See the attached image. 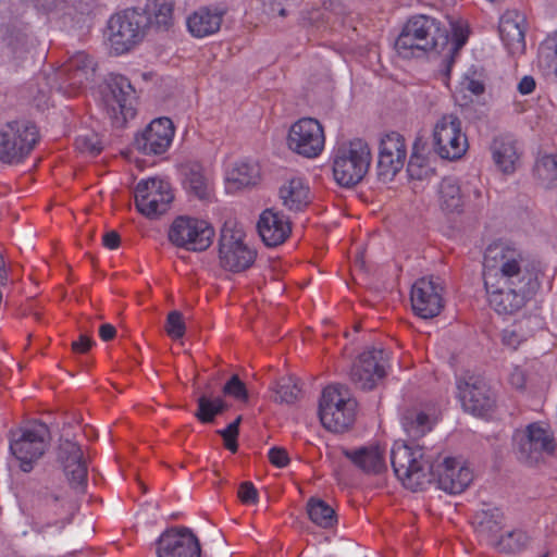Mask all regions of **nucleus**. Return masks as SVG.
Returning a JSON list of instances; mask_svg holds the SVG:
<instances>
[{"label": "nucleus", "mask_w": 557, "mask_h": 557, "mask_svg": "<svg viewBox=\"0 0 557 557\" xmlns=\"http://www.w3.org/2000/svg\"><path fill=\"white\" fill-rule=\"evenodd\" d=\"M443 290L438 278L431 276L417 280L410 294L414 313L422 319L438 315L444 308Z\"/></svg>", "instance_id": "nucleus-19"}, {"label": "nucleus", "mask_w": 557, "mask_h": 557, "mask_svg": "<svg viewBox=\"0 0 557 557\" xmlns=\"http://www.w3.org/2000/svg\"><path fill=\"white\" fill-rule=\"evenodd\" d=\"M278 196L283 206L290 211H301L310 203L309 187L299 177L282 185Z\"/></svg>", "instance_id": "nucleus-30"}, {"label": "nucleus", "mask_w": 557, "mask_h": 557, "mask_svg": "<svg viewBox=\"0 0 557 557\" xmlns=\"http://www.w3.org/2000/svg\"><path fill=\"white\" fill-rule=\"evenodd\" d=\"M539 64L548 73L557 75V36L540 48Z\"/></svg>", "instance_id": "nucleus-41"}, {"label": "nucleus", "mask_w": 557, "mask_h": 557, "mask_svg": "<svg viewBox=\"0 0 557 557\" xmlns=\"http://www.w3.org/2000/svg\"><path fill=\"white\" fill-rule=\"evenodd\" d=\"M541 557H548V554L546 553V554H544V555H543V556H541Z\"/></svg>", "instance_id": "nucleus-63"}, {"label": "nucleus", "mask_w": 557, "mask_h": 557, "mask_svg": "<svg viewBox=\"0 0 557 557\" xmlns=\"http://www.w3.org/2000/svg\"><path fill=\"white\" fill-rule=\"evenodd\" d=\"M258 233L269 247L283 244L292 232L290 221L274 209H265L257 224Z\"/></svg>", "instance_id": "nucleus-25"}, {"label": "nucleus", "mask_w": 557, "mask_h": 557, "mask_svg": "<svg viewBox=\"0 0 557 557\" xmlns=\"http://www.w3.org/2000/svg\"><path fill=\"white\" fill-rule=\"evenodd\" d=\"M357 401L349 395L348 387L331 385L323 389L319 403L322 425L331 432L346 431L355 421Z\"/></svg>", "instance_id": "nucleus-6"}, {"label": "nucleus", "mask_w": 557, "mask_h": 557, "mask_svg": "<svg viewBox=\"0 0 557 557\" xmlns=\"http://www.w3.org/2000/svg\"><path fill=\"white\" fill-rule=\"evenodd\" d=\"M440 205L442 210L453 213L461 212L465 196L458 182L453 177H444L440 185Z\"/></svg>", "instance_id": "nucleus-33"}, {"label": "nucleus", "mask_w": 557, "mask_h": 557, "mask_svg": "<svg viewBox=\"0 0 557 557\" xmlns=\"http://www.w3.org/2000/svg\"><path fill=\"white\" fill-rule=\"evenodd\" d=\"M325 137L318 120L304 117L292 125L287 144L288 148L306 158L318 157L324 148Z\"/></svg>", "instance_id": "nucleus-15"}, {"label": "nucleus", "mask_w": 557, "mask_h": 557, "mask_svg": "<svg viewBox=\"0 0 557 557\" xmlns=\"http://www.w3.org/2000/svg\"><path fill=\"white\" fill-rule=\"evenodd\" d=\"M435 423V419L419 408H408L401 417V425L408 436L412 440H419L430 432Z\"/></svg>", "instance_id": "nucleus-32"}, {"label": "nucleus", "mask_w": 557, "mask_h": 557, "mask_svg": "<svg viewBox=\"0 0 557 557\" xmlns=\"http://www.w3.org/2000/svg\"><path fill=\"white\" fill-rule=\"evenodd\" d=\"M536 83L532 76H524L518 84V90L522 95H529L535 89Z\"/></svg>", "instance_id": "nucleus-57"}, {"label": "nucleus", "mask_w": 557, "mask_h": 557, "mask_svg": "<svg viewBox=\"0 0 557 557\" xmlns=\"http://www.w3.org/2000/svg\"><path fill=\"white\" fill-rule=\"evenodd\" d=\"M173 0H150L143 13L149 17V26L166 30L173 22Z\"/></svg>", "instance_id": "nucleus-34"}, {"label": "nucleus", "mask_w": 557, "mask_h": 557, "mask_svg": "<svg viewBox=\"0 0 557 557\" xmlns=\"http://www.w3.org/2000/svg\"><path fill=\"white\" fill-rule=\"evenodd\" d=\"M223 393L232 396L239 401L248 400V391L245 383L237 374H234L223 386Z\"/></svg>", "instance_id": "nucleus-45"}, {"label": "nucleus", "mask_w": 557, "mask_h": 557, "mask_svg": "<svg viewBox=\"0 0 557 557\" xmlns=\"http://www.w3.org/2000/svg\"><path fill=\"white\" fill-rule=\"evenodd\" d=\"M503 344L511 349H516L521 343V336L515 330H504L502 333Z\"/></svg>", "instance_id": "nucleus-53"}, {"label": "nucleus", "mask_w": 557, "mask_h": 557, "mask_svg": "<svg viewBox=\"0 0 557 557\" xmlns=\"http://www.w3.org/2000/svg\"><path fill=\"white\" fill-rule=\"evenodd\" d=\"M99 335H100L102 341L108 342V341H111V339H113L115 337L116 330L111 324H108V323L107 324H102L99 327Z\"/></svg>", "instance_id": "nucleus-58"}, {"label": "nucleus", "mask_w": 557, "mask_h": 557, "mask_svg": "<svg viewBox=\"0 0 557 557\" xmlns=\"http://www.w3.org/2000/svg\"><path fill=\"white\" fill-rule=\"evenodd\" d=\"M197 404L195 417L202 423H212L216 416L228 409V405L222 398H211L207 395H201Z\"/></svg>", "instance_id": "nucleus-37"}, {"label": "nucleus", "mask_w": 557, "mask_h": 557, "mask_svg": "<svg viewBox=\"0 0 557 557\" xmlns=\"http://www.w3.org/2000/svg\"><path fill=\"white\" fill-rule=\"evenodd\" d=\"M183 184L189 194L199 199H206L209 196V180L205 174L203 168L198 162H186L181 166Z\"/></svg>", "instance_id": "nucleus-31"}, {"label": "nucleus", "mask_w": 557, "mask_h": 557, "mask_svg": "<svg viewBox=\"0 0 557 557\" xmlns=\"http://www.w3.org/2000/svg\"><path fill=\"white\" fill-rule=\"evenodd\" d=\"M385 351L372 348L360 354L350 370V381L359 389L371 391L385 377Z\"/></svg>", "instance_id": "nucleus-18"}, {"label": "nucleus", "mask_w": 557, "mask_h": 557, "mask_svg": "<svg viewBox=\"0 0 557 557\" xmlns=\"http://www.w3.org/2000/svg\"><path fill=\"white\" fill-rule=\"evenodd\" d=\"M60 523V528H63L64 527V521H57L55 524H59Z\"/></svg>", "instance_id": "nucleus-61"}, {"label": "nucleus", "mask_w": 557, "mask_h": 557, "mask_svg": "<svg viewBox=\"0 0 557 557\" xmlns=\"http://www.w3.org/2000/svg\"><path fill=\"white\" fill-rule=\"evenodd\" d=\"M269 460L277 468H284L289 462L287 451L281 447H273L269 450Z\"/></svg>", "instance_id": "nucleus-52"}, {"label": "nucleus", "mask_w": 557, "mask_h": 557, "mask_svg": "<svg viewBox=\"0 0 557 557\" xmlns=\"http://www.w3.org/2000/svg\"><path fill=\"white\" fill-rule=\"evenodd\" d=\"M494 163L504 174H511L520 163L516 139L509 134L495 136L490 146Z\"/></svg>", "instance_id": "nucleus-27"}, {"label": "nucleus", "mask_w": 557, "mask_h": 557, "mask_svg": "<svg viewBox=\"0 0 557 557\" xmlns=\"http://www.w3.org/2000/svg\"><path fill=\"white\" fill-rule=\"evenodd\" d=\"M7 45L12 49L13 53H20L26 50L28 37L21 30H13L5 37Z\"/></svg>", "instance_id": "nucleus-48"}, {"label": "nucleus", "mask_w": 557, "mask_h": 557, "mask_svg": "<svg viewBox=\"0 0 557 557\" xmlns=\"http://www.w3.org/2000/svg\"><path fill=\"white\" fill-rule=\"evenodd\" d=\"M529 536L522 530H515L507 533L506 536H502L498 545L502 549L509 553H515L523 548L528 543Z\"/></svg>", "instance_id": "nucleus-42"}, {"label": "nucleus", "mask_w": 557, "mask_h": 557, "mask_svg": "<svg viewBox=\"0 0 557 557\" xmlns=\"http://www.w3.org/2000/svg\"><path fill=\"white\" fill-rule=\"evenodd\" d=\"M457 387L466 411L483 417L493 409L495 404L494 395L481 376L467 373L458 380Z\"/></svg>", "instance_id": "nucleus-17"}, {"label": "nucleus", "mask_w": 557, "mask_h": 557, "mask_svg": "<svg viewBox=\"0 0 557 557\" xmlns=\"http://www.w3.org/2000/svg\"><path fill=\"white\" fill-rule=\"evenodd\" d=\"M513 443L518 459L529 466L550 456L556 449V443L550 432L536 423L530 424L524 431H517Z\"/></svg>", "instance_id": "nucleus-10"}, {"label": "nucleus", "mask_w": 557, "mask_h": 557, "mask_svg": "<svg viewBox=\"0 0 557 557\" xmlns=\"http://www.w3.org/2000/svg\"><path fill=\"white\" fill-rule=\"evenodd\" d=\"M525 17L518 11H507L499 21V36L510 53H522L525 49L524 40Z\"/></svg>", "instance_id": "nucleus-26"}, {"label": "nucleus", "mask_w": 557, "mask_h": 557, "mask_svg": "<svg viewBox=\"0 0 557 557\" xmlns=\"http://www.w3.org/2000/svg\"><path fill=\"white\" fill-rule=\"evenodd\" d=\"M344 456L368 474H380L387 469L384 460V450L377 445L363 446L357 449H345Z\"/></svg>", "instance_id": "nucleus-28"}, {"label": "nucleus", "mask_w": 557, "mask_h": 557, "mask_svg": "<svg viewBox=\"0 0 557 557\" xmlns=\"http://www.w3.org/2000/svg\"><path fill=\"white\" fill-rule=\"evenodd\" d=\"M223 15V10L202 8L188 17V29L199 38L212 35L220 29Z\"/></svg>", "instance_id": "nucleus-29"}, {"label": "nucleus", "mask_w": 557, "mask_h": 557, "mask_svg": "<svg viewBox=\"0 0 557 557\" xmlns=\"http://www.w3.org/2000/svg\"><path fill=\"white\" fill-rule=\"evenodd\" d=\"M433 138L435 151L443 159H459L467 151V137L461 133L459 117L454 114L442 116L435 125Z\"/></svg>", "instance_id": "nucleus-14"}, {"label": "nucleus", "mask_w": 557, "mask_h": 557, "mask_svg": "<svg viewBox=\"0 0 557 557\" xmlns=\"http://www.w3.org/2000/svg\"><path fill=\"white\" fill-rule=\"evenodd\" d=\"M173 198L170 184L163 180H143L135 187V206L149 219L165 213Z\"/></svg>", "instance_id": "nucleus-13"}, {"label": "nucleus", "mask_w": 557, "mask_h": 557, "mask_svg": "<svg viewBox=\"0 0 557 557\" xmlns=\"http://www.w3.org/2000/svg\"><path fill=\"white\" fill-rule=\"evenodd\" d=\"M74 10L81 14H87L91 11L95 0H66Z\"/></svg>", "instance_id": "nucleus-56"}, {"label": "nucleus", "mask_w": 557, "mask_h": 557, "mask_svg": "<svg viewBox=\"0 0 557 557\" xmlns=\"http://www.w3.org/2000/svg\"><path fill=\"white\" fill-rule=\"evenodd\" d=\"M423 161L424 159L421 156H419L416 152H412L407 166V171L410 177L417 180H421L423 177L424 173L426 172V170L423 166Z\"/></svg>", "instance_id": "nucleus-50"}, {"label": "nucleus", "mask_w": 557, "mask_h": 557, "mask_svg": "<svg viewBox=\"0 0 557 557\" xmlns=\"http://www.w3.org/2000/svg\"><path fill=\"white\" fill-rule=\"evenodd\" d=\"M407 158L405 138L397 132L387 133L380 141L376 176L387 183L404 168Z\"/></svg>", "instance_id": "nucleus-16"}, {"label": "nucleus", "mask_w": 557, "mask_h": 557, "mask_svg": "<svg viewBox=\"0 0 557 557\" xmlns=\"http://www.w3.org/2000/svg\"><path fill=\"white\" fill-rule=\"evenodd\" d=\"M259 178V168L249 162H238L227 173V182L238 188L255 185Z\"/></svg>", "instance_id": "nucleus-39"}, {"label": "nucleus", "mask_w": 557, "mask_h": 557, "mask_svg": "<svg viewBox=\"0 0 557 557\" xmlns=\"http://www.w3.org/2000/svg\"><path fill=\"white\" fill-rule=\"evenodd\" d=\"M243 237L240 230L230 227L227 224L221 230L219 257L223 269L242 272L253 263L257 252L243 242Z\"/></svg>", "instance_id": "nucleus-12"}, {"label": "nucleus", "mask_w": 557, "mask_h": 557, "mask_svg": "<svg viewBox=\"0 0 557 557\" xmlns=\"http://www.w3.org/2000/svg\"><path fill=\"white\" fill-rule=\"evenodd\" d=\"M94 341L87 335H81L77 341L72 343L74 352L86 354L92 347Z\"/></svg>", "instance_id": "nucleus-54"}, {"label": "nucleus", "mask_w": 557, "mask_h": 557, "mask_svg": "<svg viewBox=\"0 0 557 557\" xmlns=\"http://www.w3.org/2000/svg\"><path fill=\"white\" fill-rule=\"evenodd\" d=\"M285 14H286L285 9H282V10L280 11V15L284 16Z\"/></svg>", "instance_id": "nucleus-62"}, {"label": "nucleus", "mask_w": 557, "mask_h": 557, "mask_svg": "<svg viewBox=\"0 0 557 557\" xmlns=\"http://www.w3.org/2000/svg\"><path fill=\"white\" fill-rule=\"evenodd\" d=\"M502 520L503 513L498 508L482 509L474 515L473 524L481 536L493 541L502 529Z\"/></svg>", "instance_id": "nucleus-35"}, {"label": "nucleus", "mask_w": 557, "mask_h": 557, "mask_svg": "<svg viewBox=\"0 0 557 557\" xmlns=\"http://www.w3.org/2000/svg\"><path fill=\"white\" fill-rule=\"evenodd\" d=\"M462 88L474 96H481L485 91V83L476 71L469 72L461 82Z\"/></svg>", "instance_id": "nucleus-46"}, {"label": "nucleus", "mask_w": 557, "mask_h": 557, "mask_svg": "<svg viewBox=\"0 0 557 557\" xmlns=\"http://www.w3.org/2000/svg\"><path fill=\"white\" fill-rule=\"evenodd\" d=\"M371 151L367 141L356 138L341 145L333 158V175L343 187H352L368 173Z\"/></svg>", "instance_id": "nucleus-4"}, {"label": "nucleus", "mask_w": 557, "mask_h": 557, "mask_svg": "<svg viewBox=\"0 0 557 557\" xmlns=\"http://www.w3.org/2000/svg\"><path fill=\"white\" fill-rule=\"evenodd\" d=\"M310 520L319 527L330 528L336 522L335 510L324 500L311 497L307 503Z\"/></svg>", "instance_id": "nucleus-36"}, {"label": "nucleus", "mask_w": 557, "mask_h": 557, "mask_svg": "<svg viewBox=\"0 0 557 557\" xmlns=\"http://www.w3.org/2000/svg\"><path fill=\"white\" fill-rule=\"evenodd\" d=\"M449 44L448 29L428 15L412 16L395 41V49L404 59L424 58L430 52L442 53Z\"/></svg>", "instance_id": "nucleus-2"}, {"label": "nucleus", "mask_w": 557, "mask_h": 557, "mask_svg": "<svg viewBox=\"0 0 557 557\" xmlns=\"http://www.w3.org/2000/svg\"><path fill=\"white\" fill-rule=\"evenodd\" d=\"M57 460L70 486L78 493H85L88 470L81 446L70 440L61 441L57 449Z\"/></svg>", "instance_id": "nucleus-22"}, {"label": "nucleus", "mask_w": 557, "mask_h": 557, "mask_svg": "<svg viewBox=\"0 0 557 557\" xmlns=\"http://www.w3.org/2000/svg\"><path fill=\"white\" fill-rule=\"evenodd\" d=\"M213 237L214 230L208 222L189 216L176 218L169 230V239L173 245L191 251L206 250Z\"/></svg>", "instance_id": "nucleus-11"}, {"label": "nucleus", "mask_w": 557, "mask_h": 557, "mask_svg": "<svg viewBox=\"0 0 557 557\" xmlns=\"http://www.w3.org/2000/svg\"><path fill=\"white\" fill-rule=\"evenodd\" d=\"M149 27V17L137 9L125 11L111 16L108 23V39L115 54L128 52L139 44Z\"/></svg>", "instance_id": "nucleus-8"}, {"label": "nucleus", "mask_w": 557, "mask_h": 557, "mask_svg": "<svg viewBox=\"0 0 557 557\" xmlns=\"http://www.w3.org/2000/svg\"><path fill=\"white\" fill-rule=\"evenodd\" d=\"M483 267L490 306L500 314L519 311L540 288L537 270L519 250L505 243L486 248Z\"/></svg>", "instance_id": "nucleus-1"}, {"label": "nucleus", "mask_w": 557, "mask_h": 557, "mask_svg": "<svg viewBox=\"0 0 557 557\" xmlns=\"http://www.w3.org/2000/svg\"><path fill=\"white\" fill-rule=\"evenodd\" d=\"M534 175L545 188L557 187V154L544 156L539 159L534 166Z\"/></svg>", "instance_id": "nucleus-38"}, {"label": "nucleus", "mask_w": 557, "mask_h": 557, "mask_svg": "<svg viewBox=\"0 0 557 557\" xmlns=\"http://www.w3.org/2000/svg\"><path fill=\"white\" fill-rule=\"evenodd\" d=\"M75 145L79 151L87 152L90 156H97L102 150L100 140L96 135L79 136L75 140Z\"/></svg>", "instance_id": "nucleus-47"}, {"label": "nucleus", "mask_w": 557, "mask_h": 557, "mask_svg": "<svg viewBox=\"0 0 557 557\" xmlns=\"http://www.w3.org/2000/svg\"><path fill=\"white\" fill-rule=\"evenodd\" d=\"M273 391L275 393L274 401L287 405L294 404L300 393L297 381L292 376L280 379Z\"/></svg>", "instance_id": "nucleus-40"}, {"label": "nucleus", "mask_w": 557, "mask_h": 557, "mask_svg": "<svg viewBox=\"0 0 557 557\" xmlns=\"http://www.w3.org/2000/svg\"><path fill=\"white\" fill-rule=\"evenodd\" d=\"M165 331L173 339H178L184 336L186 326L182 312L174 310L168 314Z\"/></svg>", "instance_id": "nucleus-43"}, {"label": "nucleus", "mask_w": 557, "mask_h": 557, "mask_svg": "<svg viewBox=\"0 0 557 557\" xmlns=\"http://www.w3.org/2000/svg\"><path fill=\"white\" fill-rule=\"evenodd\" d=\"M100 95L107 114L115 127H123L135 116V89L125 76L111 74L100 86Z\"/></svg>", "instance_id": "nucleus-7"}, {"label": "nucleus", "mask_w": 557, "mask_h": 557, "mask_svg": "<svg viewBox=\"0 0 557 557\" xmlns=\"http://www.w3.org/2000/svg\"><path fill=\"white\" fill-rule=\"evenodd\" d=\"M39 139V129L34 122L25 119L7 122L0 128V161L5 164L21 163Z\"/></svg>", "instance_id": "nucleus-5"}, {"label": "nucleus", "mask_w": 557, "mask_h": 557, "mask_svg": "<svg viewBox=\"0 0 557 557\" xmlns=\"http://www.w3.org/2000/svg\"><path fill=\"white\" fill-rule=\"evenodd\" d=\"M510 383L516 388H522L524 386V374L520 370H515L510 375Z\"/></svg>", "instance_id": "nucleus-59"}, {"label": "nucleus", "mask_w": 557, "mask_h": 557, "mask_svg": "<svg viewBox=\"0 0 557 557\" xmlns=\"http://www.w3.org/2000/svg\"><path fill=\"white\" fill-rule=\"evenodd\" d=\"M430 474L432 479L428 484L436 483L438 488L450 494L463 492L473 480L469 468L459 466L454 458L449 457H445L442 461H433L430 465Z\"/></svg>", "instance_id": "nucleus-21"}, {"label": "nucleus", "mask_w": 557, "mask_h": 557, "mask_svg": "<svg viewBox=\"0 0 557 557\" xmlns=\"http://www.w3.org/2000/svg\"><path fill=\"white\" fill-rule=\"evenodd\" d=\"M242 416H238L232 423L224 430H219L218 434L224 440V446L232 453H236L238 449L237 437L239 434V425L242 422Z\"/></svg>", "instance_id": "nucleus-44"}, {"label": "nucleus", "mask_w": 557, "mask_h": 557, "mask_svg": "<svg viewBox=\"0 0 557 557\" xmlns=\"http://www.w3.org/2000/svg\"><path fill=\"white\" fill-rule=\"evenodd\" d=\"M92 59L85 52H77L58 72L60 89L72 95L90 81L95 73Z\"/></svg>", "instance_id": "nucleus-24"}, {"label": "nucleus", "mask_w": 557, "mask_h": 557, "mask_svg": "<svg viewBox=\"0 0 557 557\" xmlns=\"http://www.w3.org/2000/svg\"><path fill=\"white\" fill-rule=\"evenodd\" d=\"M50 441V431L44 423L11 432L10 450L20 461V468L29 472L42 457Z\"/></svg>", "instance_id": "nucleus-9"}, {"label": "nucleus", "mask_w": 557, "mask_h": 557, "mask_svg": "<svg viewBox=\"0 0 557 557\" xmlns=\"http://www.w3.org/2000/svg\"><path fill=\"white\" fill-rule=\"evenodd\" d=\"M120 235L115 231H109L102 236V244L108 249H116L120 246Z\"/></svg>", "instance_id": "nucleus-55"}, {"label": "nucleus", "mask_w": 557, "mask_h": 557, "mask_svg": "<svg viewBox=\"0 0 557 557\" xmlns=\"http://www.w3.org/2000/svg\"><path fill=\"white\" fill-rule=\"evenodd\" d=\"M466 41H467V37L462 33L455 34V40L448 50V57H446L444 59L446 76H449L451 65L455 61L454 60L455 54H457L459 52V50L462 48V46L466 44Z\"/></svg>", "instance_id": "nucleus-49"}, {"label": "nucleus", "mask_w": 557, "mask_h": 557, "mask_svg": "<svg viewBox=\"0 0 557 557\" xmlns=\"http://www.w3.org/2000/svg\"><path fill=\"white\" fill-rule=\"evenodd\" d=\"M158 557H201L198 537L186 527L164 531L157 541Z\"/></svg>", "instance_id": "nucleus-20"}, {"label": "nucleus", "mask_w": 557, "mask_h": 557, "mask_svg": "<svg viewBox=\"0 0 557 557\" xmlns=\"http://www.w3.org/2000/svg\"><path fill=\"white\" fill-rule=\"evenodd\" d=\"M238 498L244 504H255L258 500V491L251 482H243L238 488Z\"/></svg>", "instance_id": "nucleus-51"}, {"label": "nucleus", "mask_w": 557, "mask_h": 557, "mask_svg": "<svg viewBox=\"0 0 557 557\" xmlns=\"http://www.w3.org/2000/svg\"><path fill=\"white\" fill-rule=\"evenodd\" d=\"M51 499H52L53 502H58V500H59V497H58L57 495H51Z\"/></svg>", "instance_id": "nucleus-60"}, {"label": "nucleus", "mask_w": 557, "mask_h": 557, "mask_svg": "<svg viewBox=\"0 0 557 557\" xmlns=\"http://www.w3.org/2000/svg\"><path fill=\"white\" fill-rule=\"evenodd\" d=\"M391 463L395 475L403 484L412 490H422L432 479L430 458H425L422 447L395 443L391 450Z\"/></svg>", "instance_id": "nucleus-3"}, {"label": "nucleus", "mask_w": 557, "mask_h": 557, "mask_svg": "<svg viewBox=\"0 0 557 557\" xmlns=\"http://www.w3.org/2000/svg\"><path fill=\"white\" fill-rule=\"evenodd\" d=\"M173 136L172 121L169 117H159L135 137L134 146L145 154H162L169 149Z\"/></svg>", "instance_id": "nucleus-23"}]
</instances>
